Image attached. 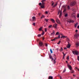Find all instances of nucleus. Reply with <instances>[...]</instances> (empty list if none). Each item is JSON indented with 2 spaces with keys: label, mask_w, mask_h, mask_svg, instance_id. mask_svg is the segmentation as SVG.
Listing matches in <instances>:
<instances>
[{
  "label": "nucleus",
  "mask_w": 79,
  "mask_h": 79,
  "mask_svg": "<svg viewBox=\"0 0 79 79\" xmlns=\"http://www.w3.org/2000/svg\"><path fill=\"white\" fill-rule=\"evenodd\" d=\"M40 8L41 9L44 8H45V4L44 3H40Z\"/></svg>",
  "instance_id": "nucleus-1"
},
{
  "label": "nucleus",
  "mask_w": 79,
  "mask_h": 79,
  "mask_svg": "<svg viewBox=\"0 0 79 79\" xmlns=\"http://www.w3.org/2000/svg\"><path fill=\"white\" fill-rule=\"evenodd\" d=\"M76 4V2L75 1H73L70 4L71 6H74Z\"/></svg>",
  "instance_id": "nucleus-2"
},
{
  "label": "nucleus",
  "mask_w": 79,
  "mask_h": 79,
  "mask_svg": "<svg viewBox=\"0 0 79 79\" xmlns=\"http://www.w3.org/2000/svg\"><path fill=\"white\" fill-rule=\"evenodd\" d=\"M59 18H61V15H62V11H59L58 12V15H59Z\"/></svg>",
  "instance_id": "nucleus-3"
},
{
  "label": "nucleus",
  "mask_w": 79,
  "mask_h": 79,
  "mask_svg": "<svg viewBox=\"0 0 79 79\" xmlns=\"http://www.w3.org/2000/svg\"><path fill=\"white\" fill-rule=\"evenodd\" d=\"M73 54H75L77 55H78L79 54V52L77 51H75L73 52Z\"/></svg>",
  "instance_id": "nucleus-4"
},
{
  "label": "nucleus",
  "mask_w": 79,
  "mask_h": 79,
  "mask_svg": "<svg viewBox=\"0 0 79 79\" xmlns=\"http://www.w3.org/2000/svg\"><path fill=\"white\" fill-rule=\"evenodd\" d=\"M56 21L58 24H61V23H60V20H59L58 19L56 18Z\"/></svg>",
  "instance_id": "nucleus-5"
},
{
  "label": "nucleus",
  "mask_w": 79,
  "mask_h": 79,
  "mask_svg": "<svg viewBox=\"0 0 79 79\" xmlns=\"http://www.w3.org/2000/svg\"><path fill=\"white\" fill-rule=\"evenodd\" d=\"M67 66L70 70V71H72V67H71V66L69 65V64H67Z\"/></svg>",
  "instance_id": "nucleus-6"
},
{
  "label": "nucleus",
  "mask_w": 79,
  "mask_h": 79,
  "mask_svg": "<svg viewBox=\"0 0 79 79\" xmlns=\"http://www.w3.org/2000/svg\"><path fill=\"white\" fill-rule=\"evenodd\" d=\"M60 35H59L58 37H57L56 38H55L54 39L52 40H51L52 41H53L54 40H55L56 39H60Z\"/></svg>",
  "instance_id": "nucleus-7"
},
{
  "label": "nucleus",
  "mask_w": 79,
  "mask_h": 79,
  "mask_svg": "<svg viewBox=\"0 0 79 79\" xmlns=\"http://www.w3.org/2000/svg\"><path fill=\"white\" fill-rule=\"evenodd\" d=\"M67 47L68 48H69L71 47V45L69 44V41H68V44L67 45Z\"/></svg>",
  "instance_id": "nucleus-8"
},
{
  "label": "nucleus",
  "mask_w": 79,
  "mask_h": 79,
  "mask_svg": "<svg viewBox=\"0 0 79 79\" xmlns=\"http://www.w3.org/2000/svg\"><path fill=\"white\" fill-rule=\"evenodd\" d=\"M74 37L75 39H77V38H78V37H79V34H75L74 35Z\"/></svg>",
  "instance_id": "nucleus-9"
},
{
  "label": "nucleus",
  "mask_w": 79,
  "mask_h": 79,
  "mask_svg": "<svg viewBox=\"0 0 79 79\" xmlns=\"http://www.w3.org/2000/svg\"><path fill=\"white\" fill-rule=\"evenodd\" d=\"M57 26H58V25L56 23H55L53 25V27H54V28L57 29Z\"/></svg>",
  "instance_id": "nucleus-10"
},
{
  "label": "nucleus",
  "mask_w": 79,
  "mask_h": 79,
  "mask_svg": "<svg viewBox=\"0 0 79 79\" xmlns=\"http://www.w3.org/2000/svg\"><path fill=\"white\" fill-rule=\"evenodd\" d=\"M68 23H74V21L73 20H68Z\"/></svg>",
  "instance_id": "nucleus-11"
},
{
  "label": "nucleus",
  "mask_w": 79,
  "mask_h": 79,
  "mask_svg": "<svg viewBox=\"0 0 79 79\" xmlns=\"http://www.w3.org/2000/svg\"><path fill=\"white\" fill-rule=\"evenodd\" d=\"M51 21H52V22L53 23H55V20H54L53 19H51Z\"/></svg>",
  "instance_id": "nucleus-12"
},
{
  "label": "nucleus",
  "mask_w": 79,
  "mask_h": 79,
  "mask_svg": "<svg viewBox=\"0 0 79 79\" xmlns=\"http://www.w3.org/2000/svg\"><path fill=\"white\" fill-rule=\"evenodd\" d=\"M55 35V31H53V32L50 35Z\"/></svg>",
  "instance_id": "nucleus-13"
},
{
  "label": "nucleus",
  "mask_w": 79,
  "mask_h": 79,
  "mask_svg": "<svg viewBox=\"0 0 79 79\" xmlns=\"http://www.w3.org/2000/svg\"><path fill=\"white\" fill-rule=\"evenodd\" d=\"M43 45V43L42 42L40 41V46L42 47Z\"/></svg>",
  "instance_id": "nucleus-14"
},
{
  "label": "nucleus",
  "mask_w": 79,
  "mask_h": 79,
  "mask_svg": "<svg viewBox=\"0 0 79 79\" xmlns=\"http://www.w3.org/2000/svg\"><path fill=\"white\" fill-rule=\"evenodd\" d=\"M46 1V0H42L41 1V2H42V3H44V4H45V2Z\"/></svg>",
  "instance_id": "nucleus-15"
},
{
  "label": "nucleus",
  "mask_w": 79,
  "mask_h": 79,
  "mask_svg": "<svg viewBox=\"0 0 79 79\" xmlns=\"http://www.w3.org/2000/svg\"><path fill=\"white\" fill-rule=\"evenodd\" d=\"M32 19H33V21H35V17L33 16L32 17Z\"/></svg>",
  "instance_id": "nucleus-16"
},
{
  "label": "nucleus",
  "mask_w": 79,
  "mask_h": 79,
  "mask_svg": "<svg viewBox=\"0 0 79 79\" xmlns=\"http://www.w3.org/2000/svg\"><path fill=\"white\" fill-rule=\"evenodd\" d=\"M59 51H60V52H62L63 51V49L62 48H60V49L59 50Z\"/></svg>",
  "instance_id": "nucleus-17"
},
{
  "label": "nucleus",
  "mask_w": 79,
  "mask_h": 79,
  "mask_svg": "<svg viewBox=\"0 0 79 79\" xmlns=\"http://www.w3.org/2000/svg\"><path fill=\"white\" fill-rule=\"evenodd\" d=\"M49 58H50V59H52V61H53V58H52V56H50Z\"/></svg>",
  "instance_id": "nucleus-18"
},
{
  "label": "nucleus",
  "mask_w": 79,
  "mask_h": 79,
  "mask_svg": "<svg viewBox=\"0 0 79 79\" xmlns=\"http://www.w3.org/2000/svg\"><path fill=\"white\" fill-rule=\"evenodd\" d=\"M37 41L38 42H39V46H40V42H39V39H38L37 40Z\"/></svg>",
  "instance_id": "nucleus-19"
},
{
  "label": "nucleus",
  "mask_w": 79,
  "mask_h": 79,
  "mask_svg": "<svg viewBox=\"0 0 79 79\" xmlns=\"http://www.w3.org/2000/svg\"><path fill=\"white\" fill-rule=\"evenodd\" d=\"M45 20L46 21V23H48V21L49 20V19H45Z\"/></svg>",
  "instance_id": "nucleus-20"
},
{
  "label": "nucleus",
  "mask_w": 79,
  "mask_h": 79,
  "mask_svg": "<svg viewBox=\"0 0 79 79\" xmlns=\"http://www.w3.org/2000/svg\"><path fill=\"white\" fill-rule=\"evenodd\" d=\"M53 77L52 76H49L48 77V79H52Z\"/></svg>",
  "instance_id": "nucleus-21"
},
{
  "label": "nucleus",
  "mask_w": 79,
  "mask_h": 79,
  "mask_svg": "<svg viewBox=\"0 0 79 79\" xmlns=\"http://www.w3.org/2000/svg\"><path fill=\"white\" fill-rule=\"evenodd\" d=\"M78 24V23H76L75 24V27H77V26Z\"/></svg>",
  "instance_id": "nucleus-22"
},
{
  "label": "nucleus",
  "mask_w": 79,
  "mask_h": 79,
  "mask_svg": "<svg viewBox=\"0 0 79 79\" xmlns=\"http://www.w3.org/2000/svg\"><path fill=\"white\" fill-rule=\"evenodd\" d=\"M56 60V59H55L54 60H53V63L54 64H55L56 63V61H55Z\"/></svg>",
  "instance_id": "nucleus-23"
},
{
  "label": "nucleus",
  "mask_w": 79,
  "mask_h": 79,
  "mask_svg": "<svg viewBox=\"0 0 79 79\" xmlns=\"http://www.w3.org/2000/svg\"><path fill=\"white\" fill-rule=\"evenodd\" d=\"M45 18V16L44 15H43L41 17V19H42V18Z\"/></svg>",
  "instance_id": "nucleus-24"
},
{
  "label": "nucleus",
  "mask_w": 79,
  "mask_h": 79,
  "mask_svg": "<svg viewBox=\"0 0 79 79\" xmlns=\"http://www.w3.org/2000/svg\"><path fill=\"white\" fill-rule=\"evenodd\" d=\"M59 35V32H57L56 33L55 35Z\"/></svg>",
  "instance_id": "nucleus-25"
},
{
  "label": "nucleus",
  "mask_w": 79,
  "mask_h": 79,
  "mask_svg": "<svg viewBox=\"0 0 79 79\" xmlns=\"http://www.w3.org/2000/svg\"><path fill=\"white\" fill-rule=\"evenodd\" d=\"M76 47H79V44L77 43L76 44Z\"/></svg>",
  "instance_id": "nucleus-26"
},
{
  "label": "nucleus",
  "mask_w": 79,
  "mask_h": 79,
  "mask_svg": "<svg viewBox=\"0 0 79 79\" xmlns=\"http://www.w3.org/2000/svg\"><path fill=\"white\" fill-rule=\"evenodd\" d=\"M57 5V4H55V5L53 6V8L54 7H55Z\"/></svg>",
  "instance_id": "nucleus-27"
},
{
  "label": "nucleus",
  "mask_w": 79,
  "mask_h": 79,
  "mask_svg": "<svg viewBox=\"0 0 79 79\" xmlns=\"http://www.w3.org/2000/svg\"><path fill=\"white\" fill-rule=\"evenodd\" d=\"M67 8L68 9V10H69L70 9V7H69V6H68Z\"/></svg>",
  "instance_id": "nucleus-28"
},
{
  "label": "nucleus",
  "mask_w": 79,
  "mask_h": 79,
  "mask_svg": "<svg viewBox=\"0 0 79 79\" xmlns=\"http://www.w3.org/2000/svg\"><path fill=\"white\" fill-rule=\"evenodd\" d=\"M52 27V25H50L48 26L49 28H51V27Z\"/></svg>",
  "instance_id": "nucleus-29"
},
{
  "label": "nucleus",
  "mask_w": 79,
  "mask_h": 79,
  "mask_svg": "<svg viewBox=\"0 0 79 79\" xmlns=\"http://www.w3.org/2000/svg\"><path fill=\"white\" fill-rule=\"evenodd\" d=\"M44 31L45 32H47V28H45L44 29Z\"/></svg>",
  "instance_id": "nucleus-30"
},
{
  "label": "nucleus",
  "mask_w": 79,
  "mask_h": 79,
  "mask_svg": "<svg viewBox=\"0 0 79 79\" xmlns=\"http://www.w3.org/2000/svg\"><path fill=\"white\" fill-rule=\"evenodd\" d=\"M44 34H45V33L44 31H43V33L41 34V35H44Z\"/></svg>",
  "instance_id": "nucleus-31"
},
{
  "label": "nucleus",
  "mask_w": 79,
  "mask_h": 79,
  "mask_svg": "<svg viewBox=\"0 0 79 79\" xmlns=\"http://www.w3.org/2000/svg\"><path fill=\"white\" fill-rule=\"evenodd\" d=\"M64 16H65V17H67L68 16V14H65Z\"/></svg>",
  "instance_id": "nucleus-32"
},
{
  "label": "nucleus",
  "mask_w": 79,
  "mask_h": 79,
  "mask_svg": "<svg viewBox=\"0 0 79 79\" xmlns=\"http://www.w3.org/2000/svg\"><path fill=\"white\" fill-rule=\"evenodd\" d=\"M43 28V27H41L40 28V31H41L42 29V28Z\"/></svg>",
  "instance_id": "nucleus-33"
},
{
  "label": "nucleus",
  "mask_w": 79,
  "mask_h": 79,
  "mask_svg": "<svg viewBox=\"0 0 79 79\" xmlns=\"http://www.w3.org/2000/svg\"><path fill=\"white\" fill-rule=\"evenodd\" d=\"M50 51L51 53H53V51H52V50L50 49Z\"/></svg>",
  "instance_id": "nucleus-34"
},
{
  "label": "nucleus",
  "mask_w": 79,
  "mask_h": 79,
  "mask_svg": "<svg viewBox=\"0 0 79 79\" xmlns=\"http://www.w3.org/2000/svg\"><path fill=\"white\" fill-rule=\"evenodd\" d=\"M74 70H72L71 72H70V73H74Z\"/></svg>",
  "instance_id": "nucleus-35"
},
{
  "label": "nucleus",
  "mask_w": 79,
  "mask_h": 79,
  "mask_svg": "<svg viewBox=\"0 0 79 79\" xmlns=\"http://www.w3.org/2000/svg\"><path fill=\"white\" fill-rule=\"evenodd\" d=\"M64 37H66V36H62L61 37V38H63Z\"/></svg>",
  "instance_id": "nucleus-36"
},
{
  "label": "nucleus",
  "mask_w": 79,
  "mask_h": 79,
  "mask_svg": "<svg viewBox=\"0 0 79 79\" xmlns=\"http://www.w3.org/2000/svg\"><path fill=\"white\" fill-rule=\"evenodd\" d=\"M53 5H54V2H52V6H53Z\"/></svg>",
  "instance_id": "nucleus-37"
},
{
  "label": "nucleus",
  "mask_w": 79,
  "mask_h": 79,
  "mask_svg": "<svg viewBox=\"0 0 79 79\" xmlns=\"http://www.w3.org/2000/svg\"><path fill=\"white\" fill-rule=\"evenodd\" d=\"M61 43V41H59V42L57 43V44H60Z\"/></svg>",
  "instance_id": "nucleus-38"
},
{
  "label": "nucleus",
  "mask_w": 79,
  "mask_h": 79,
  "mask_svg": "<svg viewBox=\"0 0 79 79\" xmlns=\"http://www.w3.org/2000/svg\"><path fill=\"white\" fill-rule=\"evenodd\" d=\"M77 18H79V14H78L77 15Z\"/></svg>",
  "instance_id": "nucleus-39"
},
{
  "label": "nucleus",
  "mask_w": 79,
  "mask_h": 79,
  "mask_svg": "<svg viewBox=\"0 0 79 79\" xmlns=\"http://www.w3.org/2000/svg\"><path fill=\"white\" fill-rule=\"evenodd\" d=\"M77 59L78 60V61H79V56H77Z\"/></svg>",
  "instance_id": "nucleus-40"
},
{
  "label": "nucleus",
  "mask_w": 79,
  "mask_h": 79,
  "mask_svg": "<svg viewBox=\"0 0 79 79\" xmlns=\"http://www.w3.org/2000/svg\"><path fill=\"white\" fill-rule=\"evenodd\" d=\"M33 26H35V23H33Z\"/></svg>",
  "instance_id": "nucleus-41"
},
{
  "label": "nucleus",
  "mask_w": 79,
  "mask_h": 79,
  "mask_svg": "<svg viewBox=\"0 0 79 79\" xmlns=\"http://www.w3.org/2000/svg\"><path fill=\"white\" fill-rule=\"evenodd\" d=\"M45 13H46V14H48V12L47 11H45Z\"/></svg>",
  "instance_id": "nucleus-42"
},
{
  "label": "nucleus",
  "mask_w": 79,
  "mask_h": 79,
  "mask_svg": "<svg viewBox=\"0 0 79 79\" xmlns=\"http://www.w3.org/2000/svg\"><path fill=\"white\" fill-rule=\"evenodd\" d=\"M67 60H69V56H68L67 58Z\"/></svg>",
  "instance_id": "nucleus-43"
},
{
  "label": "nucleus",
  "mask_w": 79,
  "mask_h": 79,
  "mask_svg": "<svg viewBox=\"0 0 79 79\" xmlns=\"http://www.w3.org/2000/svg\"><path fill=\"white\" fill-rule=\"evenodd\" d=\"M65 71H66V69L64 70L63 71V73H64V72H65Z\"/></svg>",
  "instance_id": "nucleus-44"
},
{
  "label": "nucleus",
  "mask_w": 79,
  "mask_h": 79,
  "mask_svg": "<svg viewBox=\"0 0 79 79\" xmlns=\"http://www.w3.org/2000/svg\"><path fill=\"white\" fill-rule=\"evenodd\" d=\"M45 46L46 47H48V44H46Z\"/></svg>",
  "instance_id": "nucleus-45"
},
{
  "label": "nucleus",
  "mask_w": 79,
  "mask_h": 79,
  "mask_svg": "<svg viewBox=\"0 0 79 79\" xmlns=\"http://www.w3.org/2000/svg\"><path fill=\"white\" fill-rule=\"evenodd\" d=\"M64 55V56H65L66 55V54H63Z\"/></svg>",
  "instance_id": "nucleus-46"
},
{
  "label": "nucleus",
  "mask_w": 79,
  "mask_h": 79,
  "mask_svg": "<svg viewBox=\"0 0 79 79\" xmlns=\"http://www.w3.org/2000/svg\"><path fill=\"white\" fill-rule=\"evenodd\" d=\"M64 50H66V49H67V48H64Z\"/></svg>",
  "instance_id": "nucleus-47"
},
{
  "label": "nucleus",
  "mask_w": 79,
  "mask_h": 79,
  "mask_svg": "<svg viewBox=\"0 0 79 79\" xmlns=\"http://www.w3.org/2000/svg\"><path fill=\"white\" fill-rule=\"evenodd\" d=\"M38 37H40V34H39L38 35Z\"/></svg>",
  "instance_id": "nucleus-48"
},
{
  "label": "nucleus",
  "mask_w": 79,
  "mask_h": 79,
  "mask_svg": "<svg viewBox=\"0 0 79 79\" xmlns=\"http://www.w3.org/2000/svg\"><path fill=\"white\" fill-rule=\"evenodd\" d=\"M77 31H78V30H76V32H77Z\"/></svg>",
  "instance_id": "nucleus-49"
},
{
  "label": "nucleus",
  "mask_w": 79,
  "mask_h": 79,
  "mask_svg": "<svg viewBox=\"0 0 79 79\" xmlns=\"http://www.w3.org/2000/svg\"><path fill=\"white\" fill-rule=\"evenodd\" d=\"M77 79H79V77H77Z\"/></svg>",
  "instance_id": "nucleus-50"
},
{
  "label": "nucleus",
  "mask_w": 79,
  "mask_h": 79,
  "mask_svg": "<svg viewBox=\"0 0 79 79\" xmlns=\"http://www.w3.org/2000/svg\"><path fill=\"white\" fill-rule=\"evenodd\" d=\"M60 79H62V78L61 77H60Z\"/></svg>",
  "instance_id": "nucleus-51"
},
{
  "label": "nucleus",
  "mask_w": 79,
  "mask_h": 79,
  "mask_svg": "<svg viewBox=\"0 0 79 79\" xmlns=\"http://www.w3.org/2000/svg\"><path fill=\"white\" fill-rule=\"evenodd\" d=\"M43 40H44V37H43Z\"/></svg>",
  "instance_id": "nucleus-52"
},
{
  "label": "nucleus",
  "mask_w": 79,
  "mask_h": 79,
  "mask_svg": "<svg viewBox=\"0 0 79 79\" xmlns=\"http://www.w3.org/2000/svg\"><path fill=\"white\" fill-rule=\"evenodd\" d=\"M77 28H78V29H79V26H78Z\"/></svg>",
  "instance_id": "nucleus-53"
},
{
  "label": "nucleus",
  "mask_w": 79,
  "mask_h": 79,
  "mask_svg": "<svg viewBox=\"0 0 79 79\" xmlns=\"http://www.w3.org/2000/svg\"><path fill=\"white\" fill-rule=\"evenodd\" d=\"M73 76L74 77H75V76H76V75H73Z\"/></svg>",
  "instance_id": "nucleus-54"
},
{
  "label": "nucleus",
  "mask_w": 79,
  "mask_h": 79,
  "mask_svg": "<svg viewBox=\"0 0 79 79\" xmlns=\"http://www.w3.org/2000/svg\"><path fill=\"white\" fill-rule=\"evenodd\" d=\"M62 53L63 54V55H64V52H63Z\"/></svg>",
  "instance_id": "nucleus-55"
},
{
  "label": "nucleus",
  "mask_w": 79,
  "mask_h": 79,
  "mask_svg": "<svg viewBox=\"0 0 79 79\" xmlns=\"http://www.w3.org/2000/svg\"><path fill=\"white\" fill-rule=\"evenodd\" d=\"M67 40H68L69 41V39H67Z\"/></svg>",
  "instance_id": "nucleus-56"
},
{
  "label": "nucleus",
  "mask_w": 79,
  "mask_h": 79,
  "mask_svg": "<svg viewBox=\"0 0 79 79\" xmlns=\"http://www.w3.org/2000/svg\"><path fill=\"white\" fill-rule=\"evenodd\" d=\"M66 63H68V61H66Z\"/></svg>",
  "instance_id": "nucleus-57"
},
{
  "label": "nucleus",
  "mask_w": 79,
  "mask_h": 79,
  "mask_svg": "<svg viewBox=\"0 0 79 79\" xmlns=\"http://www.w3.org/2000/svg\"><path fill=\"white\" fill-rule=\"evenodd\" d=\"M39 6H40V3H39Z\"/></svg>",
  "instance_id": "nucleus-58"
},
{
  "label": "nucleus",
  "mask_w": 79,
  "mask_h": 79,
  "mask_svg": "<svg viewBox=\"0 0 79 79\" xmlns=\"http://www.w3.org/2000/svg\"><path fill=\"white\" fill-rule=\"evenodd\" d=\"M39 31H40V28L39 29Z\"/></svg>",
  "instance_id": "nucleus-59"
},
{
  "label": "nucleus",
  "mask_w": 79,
  "mask_h": 79,
  "mask_svg": "<svg viewBox=\"0 0 79 79\" xmlns=\"http://www.w3.org/2000/svg\"><path fill=\"white\" fill-rule=\"evenodd\" d=\"M64 56H63V59H64Z\"/></svg>",
  "instance_id": "nucleus-60"
},
{
  "label": "nucleus",
  "mask_w": 79,
  "mask_h": 79,
  "mask_svg": "<svg viewBox=\"0 0 79 79\" xmlns=\"http://www.w3.org/2000/svg\"><path fill=\"white\" fill-rule=\"evenodd\" d=\"M54 56H56L55 54H54Z\"/></svg>",
  "instance_id": "nucleus-61"
},
{
  "label": "nucleus",
  "mask_w": 79,
  "mask_h": 79,
  "mask_svg": "<svg viewBox=\"0 0 79 79\" xmlns=\"http://www.w3.org/2000/svg\"><path fill=\"white\" fill-rule=\"evenodd\" d=\"M41 35L40 34V36H41Z\"/></svg>",
  "instance_id": "nucleus-62"
},
{
  "label": "nucleus",
  "mask_w": 79,
  "mask_h": 79,
  "mask_svg": "<svg viewBox=\"0 0 79 79\" xmlns=\"http://www.w3.org/2000/svg\"><path fill=\"white\" fill-rule=\"evenodd\" d=\"M61 35H62V34H61Z\"/></svg>",
  "instance_id": "nucleus-63"
},
{
  "label": "nucleus",
  "mask_w": 79,
  "mask_h": 79,
  "mask_svg": "<svg viewBox=\"0 0 79 79\" xmlns=\"http://www.w3.org/2000/svg\"><path fill=\"white\" fill-rule=\"evenodd\" d=\"M78 71H79V69H78Z\"/></svg>",
  "instance_id": "nucleus-64"
}]
</instances>
